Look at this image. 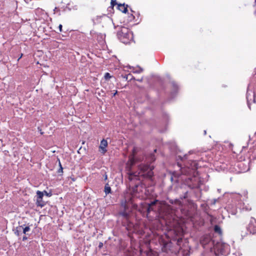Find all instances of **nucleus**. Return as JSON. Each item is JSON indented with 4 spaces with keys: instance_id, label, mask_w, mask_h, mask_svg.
<instances>
[{
    "instance_id": "obj_13",
    "label": "nucleus",
    "mask_w": 256,
    "mask_h": 256,
    "mask_svg": "<svg viewBox=\"0 0 256 256\" xmlns=\"http://www.w3.org/2000/svg\"><path fill=\"white\" fill-rule=\"evenodd\" d=\"M132 72L134 73L139 74L143 71V69L139 66H138L136 68L132 67Z\"/></svg>"
},
{
    "instance_id": "obj_38",
    "label": "nucleus",
    "mask_w": 256,
    "mask_h": 256,
    "mask_svg": "<svg viewBox=\"0 0 256 256\" xmlns=\"http://www.w3.org/2000/svg\"><path fill=\"white\" fill-rule=\"evenodd\" d=\"M143 80V78H140V79H138L136 80L138 81V82H142Z\"/></svg>"
},
{
    "instance_id": "obj_51",
    "label": "nucleus",
    "mask_w": 256,
    "mask_h": 256,
    "mask_svg": "<svg viewBox=\"0 0 256 256\" xmlns=\"http://www.w3.org/2000/svg\"><path fill=\"white\" fill-rule=\"evenodd\" d=\"M40 132L41 133V134H43V132H42V131H40Z\"/></svg>"
},
{
    "instance_id": "obj_9",
    "label": "nucleus",
    "mask_w": 256,
    "mask_h": 256,
    "mask_svg": "<svg viewBox=\"0 0 256 256\" xmlns=\"http://www.w3.org/2000/svg\"><path fill=\"white\" fill-rule=\"evenodd\" d=\"M142 189H144V191H146V189L143 186L138 185V184L136 185L133 188L134 195L136 197H140V196H142V195H138V196L136 195V194L137 192H140V191L142 192Z\"/></svg>"
},
{
    "instance_id": "obj_35",
    "label": "nucleus",
    "mask_w": 256,
    "mask_h": 256,
    "mask_svg": "<svg viewBox=\"0 0 256 256\" xmlns=\"http://www.w3.org/2000/svg\"><path fill=\"white\" fill-rule=\"evenodd\" d=\"M187 194H188V192H186L184 194V196H183V198H187Z\"/></svg>"
},
{
    "instance_id": "obj_30",
    "label": "nucleus",
    "mask_w": 256,
    "mask_h": 256,
    "mask_svg": "<svg viewBox=\"0 0 256 256\" xmlns=\"http://www.w3.org/2000/svg\"><path fill=\"white\" fill-rule=\"evenodd\" d=\"M116 4V0H111V5L114 6H115Z\"/></svg>"
},
{
    "instance_id": "obj_1",
    "label": "nucleus",
    "mask_w": 256,
    "mask_h": 256,
    "mask_svg": "<svg viewBox=\"0 0 256 256\" xmlns=\"http://www.w3.org/2000/svg\"><path fill=\"white\" fill-rule=\"evenodd\" d=\"M153 176L152 169L148 164H141L138 166V170L129 173L128 179L132 180L140 179V178H151Z\"/></svg>"
},
{
    "instance_id": "obj_48",
    "label": "nucleus",
    "mask_w": 256,
    "mask_h": 256,
    "mask_svg": "<svg viewBox=\"0 0 256 256\" xmlns=\"http://www.w3.org/2000/svg\"><path fill=\"white\" fill-rule=\"evenodd\" d=\"M254 13L256 15V10L254 11Z\"/></svg>"
},
{
    "instance_id": "obj_52",
    "label": "nucleus",
    "mask_w": 256,
    "mask_h": 256,
    "mask_svg": "<svg viewBox=\"0 0 256 256\" xmlns=\"http://www.w3.org/2000/svg\"><path fill=\"white\" fill-rule=\"evenodd\" d=\"M40 132L41 133V134H43V132H42V131H40Z\"/></svg>"
},
{
    "instance_id": "obj_26",
    "label": "nucleus",
    "mask_w": 256,
    "mask_h": 256,
    "mask_svg": "<svg viewBox=\"0 0 256 256\" xmlns=\"http://www.w3.org/2000/svg\"><path fill=\"white\" fill-rule=\"evenodd\" d=\"M104 78L106 80H108L111 78L110 74L108 72H106L104 76Z\"/></svg>"
},
{
    "instance_id": "obj_18",
    "label": "nucleus",
    "mask_w": 256,
    "mask_h": 256,
    "mask_svg": "<svg viewBox=\"0 0 256 256\" xmlns=\"http://www.w3.org/2000/svg\"><path fill=\"white\" fill-rule=\"evenodd\" d=\"M22 232L24 234H26L27 232H28L30 231V226H25L24 224L22 225Z\"/></svg>"
},
{
    "instance_id": "obj_28",
    "label": "nucleus",
    "mask_w": 256,
    "mask_h": 256,
    "mask_svg": "<svg viewBox=\"0 0 256 256\" xmlns=\"http://www.w3.org/2000/svg\"><path fill=\"white\" fill-rule=\"evenodd\" d=\"M128 203L130 202V203L132 204L133 208H136V207H137V205H136V204H133V202H132V198H130V200H128Z\"/></svg>"
},
{
    "instance_id": "obj_23",
    "label": "nucleus",
    "mask_w": 256,
    "mask_h": 256,
    "mask_svg": "<svg viewBox=\"0 0 256 256\" xmlns=\"http://www.w3.org/2000/svg\"><path fill=\"white\" fill-rule=\"evenodd\" d=\"M155 160H156V158L154 157V154H151V155L150 156V157L149 158V160H148V162H152L154 161Z\"/></svg>"
},
{
    "instance_id": "obj_41",
    "label": "nucleus",
    "mask_w": 256,
    "mask_h": 256,
    "mask_svg": "<svg viewBox=\"0 0 256 256\" xmlns=\"http://www.w3.org/2000/svg\"><path fill=\"white\" fill-rule=\"evenodd\" d=\"M236 211L234 210V212H232V214H236Z\"/></svg>"
},
{
    "instance_id": "obj_44",
    "label": "nucleus",
    "mask_w": 256,
    "mask_h": 256,
    "mask_svg": "<svg viewBox=\"0 0 256 256\" xmlns=\"http://www.w3.org/2000/svg\"><path fill=\"white\" fill-rule=\"evenodd\" d=\"M206 130H204V134L206 135Z\"/></svg>"
},
{
    "instance_id": "obj_45",
    "label": "nucleus",
    "mask_w": 256,
    "mask_h": 256,
    "mask_svg": "<svg viewBox=\"0 0 256 256\" xmlns=\"http://www.w3.org/2000/svg\"><path fill=\"white\" fill-rule=\"evenodd\" d=\"M170 180H172H172H173V178H172V176H171V178H170Z\"/></svg>"
},
{
    "instance_id": "obj_8",
    "label": "nucleus",
    "mask_w": 256,
    "mask_h": 256,
    "mask_svg": "<svg viewBox=\"0 0 256 256\" xmlns=\"http://www.w3.org/2000/svg\"><path fill=\"white\" fill-rule=\"evenodd\" d=\"M248 230L252 234H256V220L254 218H250L247 228Z\"/></svg>"
},
{
    "instance_id": "obj_3",
    "label": "nucleus",
    "mask_w": 256,
    "mask_h": 256,
    "mask_svg": "<svg viewBox=\"0 0 256 256\" xmlns=\"http://www.w3.org/2000/svg\"><path fill=\"white\" fill-rule=\"evenodd\" d=\"M118 38L124 44L129 43L133 39L132 32L127 28L120 26L117 32Z\"/></svg>"
},
{
    "instance_id": "obj_46",
    "label": "nucleus",
    "mask_w": 256,
    "mask_h": 256,
    "mask_svg": "<svg viewBox=\"0 0 256 256\" xmlns=\"http://www.w3.org/2000/svg\"><path fill=\"white\" fill-rule=\"evenodd\" d=\"M218 192H220V189H218Z\"/></svg>"
},
{
    "instance_id": "obj_21",
    "label": "nucleus",
    "mask_w": 256,
    "mask_h": 256,
    "mask_svg": "<svg viewBox=\"0 0 256 256\" xmlns=\"http://www.w3.org/2000/svg\"><path fill=\"white\" fill-rule=\"evenodd\" d=\"M187 154H185L184 156H177V160H181L182 161H183L185 159H187Z\"/></svg>"
},
{
    "instance_id": "obj_5",
    "label": "nucleus",
    "mask_w": 256,
    "mask_h": 256,
    "mask_svg": "<svg viewBox=\"0 0 256 256\" xmlns=\"http://www.w3.org/2000/svg\"><path fill=\"white\" fill-rule=\"evenodd\" d=\"M200 242L204 249L210 250L211 252H212V247L216 242L212 238L210 235L206 234L202 236L200 239Z\"/></svg>"
},
{
    "instance_id": "obj_37",
    "label": "nucleus",
    "mask_w": 256,
    "mask_h": 256,
    "mask_svg": "<svg viewBox=\"0 0 256 256\" xmlns=\"http://www.w3.org/2000/svg\"><path fill=\"white\" fill-rule=\"evenodd\" d=\"M27 239H28V238L26 236H24L22 238V240H24V241L26 240Z\"/></svg>"
},
{
    "instance_id": "obj_11",
    "label": "nucleus",
    "mask_w": 256,
    "mask_h": 256,
    "mask_svg": "<svg viewBox=\"0 0 256 256\" xmlns=\"http://www.w3.org/2000/svg\"><path fill=\"white\" fill-rule=\"evenodd\" d=\"M128 5L126 4L125 5L124 4H118V8L122 12L126 13L128 12Z\"/></svg>"
},
{
    "instance_id": "obj_12",
    "label": "nucleus",
    "mask_w": 256,
    "mask_h": 256,
    "mask_svg": "<svg viewBox=\"0 0 256 256\" xmlns=\"http://www.w3.org/2000/svg\"><path fill=\"white\" fill-rule=\"evenodd\" d=\"M22 226H19L14 228L13 230L14 233L17 236H20L22 234Z\"/></svg>"
},
{
    "instance_id": "obj_42",
    "label": "nucleus",
    "mask_w": 256,
    "mask_h": 256,
    "mask_svg": "<svg viewBox=\"0 0 256 256\" xmlns=\"http://www.w3.org/2000/svg\"><path fill=\"white\" fill-rule=\"evenodd\" d=\"M116 93H117V91H116V92L114 93L113 96H115L116 94Z\"/></svg>"
},
{
    "instance_id": "obj_33",
    "label": "nucleus",
    "mask_w": 256,
    "mask_h": 256,
    "mask_svg": "<svg viewBox=\"0 0 256 256\" xmlns=\"http://www.w3.org/2000/svg\"><path fill=\"white\" fill-rule=\"evenodd\" d=\"M134 16H133V14H131L130 16H129V20L130 21L132 20H134Z\"/></svg>"
},
{
    "instance_id": "obj_2",
    "label": "nucleus",
    "mask_w": 256,
    "mask_h": 256,
    "mask_svg": "<svg viewBox=\"0 0 256 256\" xmlns=\"http://www.w3.org/2000/svg\"><path fill=\"white\" fill-rule=\"evenodd\" d=\"M177 165L180 169L181 174L187 176L194 175V173L198 168V163L196 160H190L188 163L185 164L184 167L178 162H177Z\"/></svg>"
},
{
    "instance_id": "obj_15",
    "label": "nucleus",
    "mask_w": 256,
    "mask_h": 256,
    "mask_svg": "<svg viewBox=\"0 0 256 256\" xmlns=\"http://www.w3.org/2000/svg\"><path fill=\"white\" fill-rule=\"evenodd\" d=\"M214 230L216 233L218 234H222V230L220 227L218 225H215L214 226Z\"/></svg>"
},
{
    "instance_id": "obj_43",
    "label": "nucleus",
    "mask_w": 256,
    "mask_h": 256,
    "mask_svg": "<svg viewBox=\"0 0 256 256\" xmlns=\"http://www.w3.org/2000/svg\"><path fill=\"white\" fill-rule=\"evenodd\" d=\"M192 152H193V151H192V150H190V152H189V154H192Z\"/></svg>"
},
{
    "instance_id": "obj_40",
    "label": "nucleus",
    "mask_w": 256,
    "mask_h": 256,
    "mask_svg": "<svg viewBox=\"0 0 256 256\" xmlns=\"http://www.w3.org/2000/svg\"><path fill=\"white\" fill-rule=\"evenodd\" d=\"M54 12H56V11H58L59 10H58V8H55L54 9Z\"/></svg>"
},
{
    "instance_id": "obj_7",
    "label": "nucleus",
    "mask_w": 256,
    "mask_h": 256,
    "mask_svg": "<svg viewBox=\"0 0 256 256\" xmlns=\"http://www.w3.org/2000/svg\"><path fill=\"white\" fill-rule=\"evenodd\" d=\"M246 97L248 106L250 108V105L252 103H255L256 102V94L252 89L250 90V85L248 86Z\"/></svg>"
},
{
    "instance_id": "obj_47",
    "label": "nucleus",
    "mask_w": 256,
    "mask_h": 256,
    "mask_svg": "<svg viewBox=\"0 0 256 256\" xmlns=\"http://www.w3.org/2000/svg\"><path fill=\"white\" fill-rule=\"evenodd\" d=\"M22 55L20 56V58L18 59V60H19L22 57Z\"/></svg>"
},
{
    "instance_id": "obj_10",
    "label": "nucleus",
    "mask_w": 256,
    "mask_h": 256,
    "mask_svg": "<svg viewBox=\"0 0 256 256\" xmlns=\"http://www.w3.org/2000/svg\"><path fill=\"white\" fill-rule=\"evenodd\" d=\"M108 146V142L106 140L103 139L100 142V146H99V148L102 150V153L104 154L106 152V147Z\"/></svg>"
},
{
    "instance_id": "obj_25",
    "label": "nucleus",
    "mask_w": 256,
    "mask_h": 256,
    "mask_svg": "<svg viewBox=\"0 0 256 256\" xmlns=\"http://www.w3.org/2000/svg\"><path fill=\"white\" fill-rule=\"evenodd\" d=\"M158 202V200H154V201L150 202V204H148V206L152 207V206L155 205Z\"/></svg>"
},
{
    "instance_id": "obj_24",
    "label": "nucleus",
    "mask_w": 256,
    "mask_h": 256,
    "mask_svg": "<svg viewBox=\"0 0 256 256\" xmlns=\"http://www.w3.org/2000/svg\"><path fill=\"white\" fill-rule=\"evenodd\" d=\"M234 198H236V200H240L241 196L240 194H234L233 195Z\"/></svg>"
},
{
    "instance_id": "obj_20",
    "label": "nucleus",
    "mask_w": 256,
    "mask_h": 256,
    "mask_svg": "<svg viewBox=\"0 0 256 256\" xmlns=\"http://www.w3.org/2000/svg\"><path fill=\"white\" fill-rule=\"evenodd\" d=\"M36 194L37 198L42 199L44 196V192H42L38 190L36 192Z\"/></svg>"
},
{
    "instance_id": "obj_22",
    "label": "nucleus",
    "mask_w": 256,
    "mask_h": 256,
    "mask_svg": "<svg viewBox=\"0 0 256 256\" xmlns=\"http://www.w3.org/2000/svg\"><path fill=\"white\" fill-rule=\"evenodd\" d=\"M120 214L122 216H123L125 218H128L129 216V214L126 212H120Z\"/></svg>"
},
{
    "instance_id": "obj_36",
    "label": "nucleus",
    "mask_w": 256,
    "mask_h": 256,
    "mask_svg": "<svg viewBox=\"0 0 256 256\" xmlns=\"http://www.w3.org/2000/svg\"><path fill=\"white\" fill-rule=\"evenodd\" d=\"M212 201H213V202H212V204H216V201H217V200H216V199H214V200H212Z\"/></svg>"
},
{
    "instance_id": "obj_49",
    "label": "nucleus",
    "mask_w": 256,
    "mask_h": 256,
    "mask_svg": "<svg viewBox=\"0 0 256 256\" xmlns=\"http://www.w3.org/2000/svg\"><path fill=\"white\" fill-rule=\"evenodd\" d=\"M130 10L132 12H134L132 9Z\"/></svg>"
},
{
    "instance_id": "obj_17",
    "label": "nucleus",
    "mask_w": 256,
    "mask_h": 256,
    "mask_svg": "<svg viewBox=\"0 0 256 256\" xmlns=\"http://www.w3.org/2000/svg\"><path fill=\"white\" fill-rule=\"evenodd\" d=\"M140 148L138 147L134 146L132 150V156L133 158L136 159V154L138 152Z\"/></svg>"
},
{
    "instance_id": "obj_16",
    "label": "nucleus",
    "mask_w": 256,
    "mask_h": 256,
    "mask_svg": "<svg viewBox=\"0 0 256 256\" xmlns=\"http://www.w3.org/2000/svg\"><path fill=\"white\" fill-rule=\"evenodd\" d=\"M172 88H173V92H172V94L174 95V94L176 93L177 90H178V84L174 82H172Z\"/></svg>"
},
{
    "instance_id": "obj_6",
    "label": "nucleus",
    "mask_w": 256,
    "mask_h": 256,
    "mask_svg": "<svg viewBox=\"0 0 256 256\" xmlns=\"http://www.w3.org/2000/svg\"><path fill=\"white\" fill-rule=\"evenodd\" d=\"M235 171L236 173L245 172L250 170L248 162L244 163L242 162H237L234 164Z\"/></svg>"
},
{
    "instance_id": "obj_50",
    "label": "nucleus",
    "mask_w": 256,
    "mask_h": 256,
    "mask_svg": "<svg viewBox=\"0 0 256 256\" xmlns=\"http://www.w3.org/2000/svg\"><path fill=\"white\" fill-rule=\"evenodd\" d=\"M154 152H156V149H155V150H154Z\"/></svg>"
},
{
    "instance_id": "obj_53",
    "label": "nucleus",
    "mask_w": 256,
    "mask_h": 256,
    "mask_svg": "<svg viewBox=\"0 0 256 256\" xmlns=\"http://www.w3.org/2000/svg\"><path fill=\"white\" fill-rule=\"evenodd\" d=\"M254 2H256V0H254Z\"/></svg>"
},
{
    "instance_id": "obj_34",
    "label": "nucleus",
    "mask_w": 256,
    "mask_h": 256,
    "mask_svg": "<svg viewBox=\"0 0 256 256\" xmlns=\"http://www.w3.org/2000/svg\"><path fill=\"white\" fill-rule=\"evenodd\" d=\"M62 25L61 24H60L58 26V28H59V30H60V32H62Z\"/></svg>"
},
{
    "instance_id": "obj_14",
    "label": "nucleus",
    "mask_w": 256,
    "mask_h": 256,
    "mask_svg": "<svg viewBox=\"0 0 256 256\" xmlns=\"http://www.w3.org/2000/svg\"><path fill=\"white\" fill-rule=\"evenodd\" d=\"M36 204L38 206H40L41 208L44 206L45 205L44 202L42 200V199L36 198Z\"/></svg>"
},
{
    "instance_id": "obj_27",
    "label": "nucleus",
    "mask_w": 256,
    "mask_h": 256,
    "mask_svg": "<svg viewBox=\"0 0 256 256\" xmlns=\"http://www.w3.org/2000/svg\"><path fill=\"white\" fill-rule=\"evenodd\" d=\"M42 192H44V194L45 195H46V196H49V197L52 196V194L51 192H48L46 190H44Z\"/></svg>"
},
{
    "instance_id": "obj_4",
    "label": "nucleus",
    "mask_w": 256,
    "mask_h": 256,
    "mask_svg": "<svg viewBox=\"0 0 256 256\" xmlns=\"http://www.w3.org/2000/svg\"><path fill=\"white\" fill-rule=\"evenodd\" d=\"M229 250V246L221 242H216L214 247H212V252L217 256L219 254H226Z\"/></svg>"
},
{
    "instance_id": "obj_39",
    "label": "nucleus",
    "mask_w": 256,
    "mask_h": 256,
    "mask_svg": "<svg viewBox=\"0 0 256 256\" xmlns=\"http://www.w3.org/2000/svg\"><path fill=\"white\" fill-rule=\"evenodd\" d=\"M245 208H246V210H251V208H248V207H246V206Z\"/></svg>"
},
{
    "instance_id": "obj_29",
    "label": "nucleus",
    "mask_w": 256,
    "mask_h": 256,
    "mask_svg": "<svg viewBox=\"0 0 256 256\" xmlns=\"http://www.w3.org/2000/svg\"><path fill=\"white\" fill-rule=\"evenodd\" d=\"M59 164H60V168L58 170V173L62 172V167L60 162H59Z\"/></svg>"
},
{
    "instance_id": "obj_19",
    "label": "nucleus",
    "mask_w": 256,
    "mask_h": 256,
    "mask_svg": "<svg viewBox=\"0 0 256 256\" xmlns=\"http://www.w3.org/2000/svg\"><path fill=\"white\" fill-rule=\"evenodd\" d=\"M104 191L106 195L111 193V188L108 184H106Z\"/></svg>"
},
{
    "instance_id": "obj_31",
    "label": "nucleus",
    "mask_w": 256,
    "mask_h": 256,
    "mask_svg": "<svg viewBox=\"0 0 256 256\" xmlns=\"http://www.w3.org/2000/svg\"><path fill=\"white\" fill-rule=\"evenodd\" d=\"M146 210H147L148 213H150V212L151 210H152V208H151V206H148Z\"/></svg>"
},
{
    "instance_id": "obj_32",
    "label": "nucleus",
    "mask_w": 256,
    "mask_h": 256,
    "mask_svg": "<svg viewBox=\"0 0 256 256\" xmlns=\"http://www.w3.org/2000/svg\"><path fill=\"white\" fill-rule=\"evenodd\" d=\"M103 246H104L103 243L102 242H100L98 247L99 248H101L103 247Z\"/></svg>"
}]
</instances>
